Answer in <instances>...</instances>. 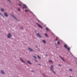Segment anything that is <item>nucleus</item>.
I'll list each match as a JSON object with an SVG mask.
<instances>
[{
  "instance_id": "f257e3e1",
  "label": "nucleus",
  "mask_w": 77,
  "mask_h": 77,
  "mask_svg": "<svg viewBox=\"0 0 77 77\" xmlns=\"http://www.w3.org/2000/svg\"><path fill=\"white\" fill-rule=\"evenodd\" d=\"M53 67H54V66L51 65V66L50 67L51 68V69L52 72H53V73H54V74H56V73L53 70Z\"/></svg>"
},
{
  "instance_id": "f03ea898",
  "label": "nucleus",
  "mask_w": 77,
  "mask_h": 77,
  "mask_svg": "<svg viewBox=\"0 0 77 77\" xmlns=\"http://www.w3.org/2000/svg\"><path fill=\"white\" fill-rule=\"evenodd\" d=\"M8 38H10V37H11V33H9L8 34V35L7 36Z\"/></svg>"
},
{
  "instance_id": "7ed1b4c3",
  "label": "nucleus",
  "mask_w": 77,
  "mask_h": 77,
  "mask_svg": "<svg viewBox=\"0 0 77 77\" xmlns=\"http://www.w3.org/2000/svg\"><path fill=\"white\" fill-rule=\"evenodd\" d=\"M22 8L23 9H24V8H27V6H26V5H23Z\"/></svg>"
},
{
  "instance_id": "20e7f679",
  "label": "nucleus",
  "mask_w": 77,
  "mask_h": 77,
  "mask_svg": "<svg viewBox=\"0 0 77 77\" xmlns=\"http://www.w3.org/2000/svg\"><path fill=\"white\" fill-rule=\"evenodd\" d=\"M36 24H37V25H38V26L39 27H40V28H41V29H42V27L41 26H40V25L39 24L37 23H36Z\"/></svg>"
},
{
  "instance_id": "39448f33",
  "label": "nucleus",
  "mask_w": 77,
  "mask_h": 77,
  "mask_svg": "<svg viewBox=\"0 0 77 77\" xmlns=\"http://www.w3.org/2000/svg\"><path fill=\"white\" fill-rule=\"evenodd\" d=\"M36 35L37 36H39L40 38H41V36L40 35V34L39 33H37Z\"/></svg>"
},
{
  "instance_id": "423d86ee",
  "label": "nucleus",
  "mask_w": 77,
  "mask_h": 77,
  "mask_svg": "<svg viewBox=\"0 0 77 77\" xmlns=\"http://www.w3.org/2000/svg\"><path fill=\"white\" fill-rule=\"evenodd\" d=\"M28 49L30 51H33V50L30 48H29Z\"/></svg>"
},
{
  "instance_id": "0eeeda50",
  "label": "nucleus",
  "mask_w": 77,
  "mask_h": 77,
  "mask_svg": "<svg viewBox=\"0 0 77 77\" xmlns=\"http://www.w3.org/2000/svg\"><path fill=\"white\" fill-rule=\"evenodd\" d=\"M4 14L5 16V17H7L8 16V14H6V13H5Z\"/></svg>"
},
{
  "instance_id": "6e6552de",
  "label": "nucleus",
  "mask_w": 77,
  "mask_h": 77,
  "mask_svg": "<svg viewBox=\"0 0 77 77\" xmlns=\"http://www.w3.org/2000/svg\"><path fill=\"white\" fill-rule=\"evenodd\" d=\"M60 57L61 59H62V60L63 61V62H65V60H64V59H63V58H62V57H61V56H60Z\"/></svg>"
},
{
  "instance_id": "1a4fd4ad",
  "label": "nucleus",
  "mask_w": 77,
  "mask_h": 77,
  "mask_svg": "<svg viewBox=\"0 0 77 77\" xmlns=\"http://www.w3.org/2000/svg\"><path fill=\"white\" fill-rule=\"evenodd\" d=\"M27 62L28 63H29V64H30V65H31V64H32V63H30V61L27 60Z\"/></svg>"
},
{
  "instance_id": "9d476101",
  "label": "nucleus",
  "mask_w": 77,
  "mask_h": 77,
  "mask_svg": "<svg viewBox=\"0 0 77 77\" xmlns=\"http://www.w3.org/2000/svg\"><path fill=\"white\" fill-rule=\"evenodd\" d=\"M1 73H2V74H5V72H4V71H3V70H1Z\"/></svg>"
},
{
  "instance_id": "9b49d317",
  "label": "nucleus",
  "mask_w": 77,
  "mask_h": 77,
  "mask_svg": "<svg viewBox=\"0 0 77 77\" xmlns=\"http://www.w3.org/2000/svg\"><path fill=\"white\" fill-rule=\"evenodd\" d=\"M64 47L66 48H68V46H67V45H64Z\"/></svg>"
},
{
  "instance_id": "f8f14e48",
  "label": "nucleus",
  "mask_w": 77,
  "mask_h": 77,
  "mask_svg": "<svg viewBox=\"0 0 77 77\" xmlns=\"http://www.w3.org/2000/svg\"><path fill=\"white\" fill-rule=\"evenodd\" d=\"M20 59L21 61V62H23V63H25V62L23 60H22V59H21V58H20Z\"/></svg>"
},
{
  "instance_id": "ddd939ff",
  "label": "nucleus",
  "mask_w": 77,
  "mask_h": 77,
  "mask_svg": "<svg viewBox=\"0 0 77 77\" xmlns=\"http://www.w3.org/2000/svg\"><path fill=\"white\" fill-rule=\"evenodd\" d=\"M42 42H44V44H45V43H46V42H45V40H43V41H42Z\"/></svg>"
},
{
  "instance_id": "4468645a",
  "label": "nucleus",
  "mask_w": 77,
  "mask_h": 77,
  "mask_svg": "<svg viewBox=\"0 0 77 77\" xmlns=\"http://www.w3.org/2000/svg\"><path fill=\"white\" fill-rule=\"evenodd\" d=\"M1 11H2V12H4V9L3 8L1 9Z\"/></svg>"
},
{
  "instance_id": "2eb2a0df",
  "label": "nucleus",
  "mask_w": 77,
  "mask_h": 77,
  "mask_svg": "<svg viewBox=\"0 0 77 77\" xmlns=\"http://www.w3.org/2000/svg\"><path fill=\"white\" fill-rule=\"evenodd\" d=\"M11 16L12 17H14V18L15 19H16V20H17V19L16 18H15V17H14V16L13 15L11 14Z\"/></svg>"
},
{
  "instance_id": "dca6fc26",
  "label": "nucleus",
  "mask_w": 77,
  "mask_h": 77,
  "mask_svg": "<svg viewBox=\"0 0 77 77\" xmlns=\"http://www.w3.org/2000/svg\"><path fill=\"white\" fill-rule=\"evenodd\" d=\"M46 30H47V31H48V30H49V29H48V28L46 27Z\"/></svg>"
},
{
  "instance_id": "f3484780",
  "label": "nucleus",
  "mask_w": 77,
  "mask_h": 77,
  "mask_svg": "<svg viewBox=\"0 0 77 77\" xmlns=\"http://www.w3.org/2000/svg\"><path fill=\"white\" fill-rule=\"evenodd\" d=\"M67 49V50H69H69H70V48H66Z\"/></svg>"
},
{
  "instance_id": "a211bd4d",
  "label": "nucleus",
  "mask_w": 77,
  "mask_h": 77,
  "mask_svg": "<svg viewBox=\"0 0 77 77\" xmlns=\"http://www.w3.org/2000/svg\"><path fill=\"white\" fill-rule=\"evenodd\" d=\"M69 71H71L72 72V69H69Z\"/></svg>"
},
{
  "instance_id": "6ab92c4d",
  "label": "nucleus",
  "mask_w": 77,
  "mask_h": 77,
  "mask_svg": "<svg viewBox=\"0 0 77 77\" xmlns=\"http://www.w3.org/2000/svg\"><path fill=\"white\" fill-rule=\"evenodd\" d=\"M25 11L26 12H28V11H29V10H26Z\"/></svg>"
},
{
  "instance_id": "aec40b11",
  "label": "nucleus",
  "mask_w": 77,
  "mask_h": 77,
  "mask_svg": "<svg viewBox=\"0 0 77 77\" xmlns=\"http://www.w3.org/2000/svg\"><path fill=\"white\" fill-rule=\"evenodd\" d=\"M57 43L58 44H60V42H59V41H58L57 42Z\"/></svg>"
},
{
  "instance_id": "412c9836",
  "label": "nucleus",
  "mask_w": 77,
  "mask_h": 77,
  "mask_svg": "<svg viewBox=\"0 0 77 77\" xmlns=\"http://www.w3.org/2000/svg\"><path fill=\"white\" fill-rule=\"evenodd\" d=\"M38 58L39 59H41V57H40L39 56H38Z\"/></svg>"
},
{
  "instance_id": "4be33fe9",
  "label": "nucleus",
  "mask_w": 77,
  "mask_h": 77,
  "mask_svg": "<svg viewBox=\"0 0 77 77\" xmlns=\"http://www.w3.org/2000/svg\"><path fill=\"white\" fill-rule=\"evenodd\" d=\"M45 36H47V37L48 36H47V34H45Z\"/></svg>"
},
{
  "instance_id": "5701e85b",
  "label": "nucleus",
  "mask_w": 77,
  "mask_h": 77,
  "mask_svg": "<svg viewBox=\"0 0 77 77\" xmlns=\"http://www.w3.org/2000/svg\"><path fill=\"white\" fill-rule=\"evenodd\" d=\"M19 6H22L20 4H19Z\"/></svg>"
},
{
  "instance_id": "b1692460",
  "label": "nucleus",
  "mask_w": 77,
  "mask_h": 77,
  "mask_svg": "<svg viewBox=\"0 0 77 77\" xmlns=\"http://www.w3.org/2000/svg\"><path fill=\"white\" fill-rule=\"evenodd\" d=\"M49 62H52V63H53V62H52L51 60H49Z\"/></svg>"
},
{
  "instance_id": "393cba45",
  "label": "nucleus",
  "mask_w": 77,
  "mask_h": 77,
  "mask_svg": "<svg viewBox=\"0 0 77 77\" xmlns=\"http://www.w3.org/2000/svg\"><path fill=\"white\" fill-rule=\"evenodd\" d=\"M34 57V58H35V59H36V57H35L34 56H33Z\"/></svg>"
},
{
  "instance_id": "a878e982",
  "label": "nucleus",
  "mask_w": 77,
  "mask_h": 77,
  "mask_svg": "<svg viewBox=\"0 0 77 77\" xmlns=\"http://www.w3.org/2000/svg\"><path fill=\"white\" fill-rule=\"evenodd\" d=\"M18 11H20V9L18 8Z\"/></svg>"
},
{
  "instance_id": "bb28decb",
  "label": "nucleus",
  "mask_w": 77,
  "mask_h": 77,
  "mask_svg": "<svg viewBox=\"0 0 77 77\" xmlns=\"http://www.w3.org/2000/svg\"><path fill=\"white\" fill-rule=\"evenodd\" d=\"M58 65L59 66H61V65H60V64H58Z\"/></svg>"
},
{
  "instance_id": "cd10ccee",
  "label": "nucleus",
  "mask_w": 77,
  "mask_h": 77,
  "mask_svg": "<svg viewBox=\"0 0 77 77\" xmlns=\"http://www.w3.org/2000/svg\"><path fill=\"white\" fill-rule=\"evenodd\" d=\"M20 28H21L22 29H23V27H21Z\"/></svg>"
},
{
  "instance_id": "c85d7f7f",
  "label": "nucleus",
  "mask_w": 77,
  "mask_h": 77,
  "mask_svg": "<svg viewBox=\"0 0 77 77\" xmlns=\"http://www.w3.org/2000/svg\"><path fill=\"white\" fill-rule=\"evenodd\" d=\"M8 0V1H9V2H10V3H11V1H10V0Z\"/></svg>"
},
{
  "instance_id": "c756f323",
  "label": "nucleus",
  "mask_w": 77,
  "mask_h": 77,
  "mask_svg": "<svg viewBox=\"0 0 77 77\" xmlns=\"http://www.w3.org/2000/svg\"><path fill=\"white\" fill-rule=\"evenodd\" d=\"M56 41H57V39H56Z\"/></svg>"
},
{
  "instance_id": "7c9ffc66",
  "label": "nucleus",
  "mask_w": 77,
  "mask_h": 77,
  "mask_svg": "<svg viewBox=\"0 0 77 77\" xmlns=\"http://www.w3.org/2000/svg\"><path fill=\"white\" fill-rule=\"evenodd\" d=\"M32 72H34V70H32Z\"/></svg>"
},
{
  "instance_id": "2f4dec72",
  "label": "nucleus",
  "mask_w": 77,
  "mask_h": 77,
  "mask_svg": "<svg viewBox=\"0 0 77 77\" xmlns=\"http://www.w3.org/2000/svg\"><path fill=\"white\" fill-rule=\"evenodd\" d=\"M38 22H39V21H40L39 20H38Z\"/></svg>"
},
{
  "instance_id": "473e14b6",
  "label": "nucleus",
  "mask_w": 77,
  "mask_h": 77,
  "mask_svg": "<svg viewBox=\"0 0 77 77\" xmlns=\"http://www.w3.org/2000/svg\"><path fill=\"white\" fill-rule=\"evenodd\" d=\"M70 77H72L70 76Z\"/></svg>"
},
{
  "instance_id": "72a5a7b5",
  "label": "nucleus",
  "mask_w": 77,
  "mask_h": 77,
  "mask_svg": "<svg viewBox=\"0 0 77 77\" xmlns=\"http://www.w3.org/2000/svg\"><path fill=\"white\" fill-rule=\"evenodd\" d=\"M0 15H1V14L0 13Z\"/></svg>"
},
{
  "instance_id": "f704fd0d",
  "label": "nucleus",
  "mask_w": 77,
  "mask_h": 77,
  "mask_svg": "<svg viewBox=\"0 0 77 77\" xmlns=\"http://www.w3.org/2000/svg\"><path fill=\"white\" fill-rule=\"evenodd\" d=\"M38 65H39L40 64H38Z\"/></svg>"
},
{
  "instance_id": "c9c22d12",
  "label": "nucleus",
  "mask_w": 77,
  "mask_h": 77,
  "mask_svg": "<svg viewBox=\"0 0 77 77\" xmlns=\"http://www.w3.org/2000/svg\"><path fill=\"white\" fill-rule=\"evenodd\" d=\"M35 61H36V60H35Z\"/></svg>"
}]
</instances>
